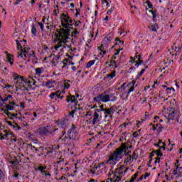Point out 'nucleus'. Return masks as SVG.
<instances>
[{"mask_svg": "<svg viewBox=\"0 0 182 182\" xmlns=\"http://www.w3.org/2000/svg\"><path fill=\"white\" fill-rule=\"evenodd\" d=\"M56 39L54 41L55 43V46H54V49L55 50H59L61 48V52H64V49H67L69 50L71 48L70 44H69V36H70V34H69V31H67L64 33L63 31H61L60 33H57L55 34Z\"/></svg>", "mask_w": 182, "mask_h": 182, "instance_id": "f257e3e1", "label": "nucleus"}, {"mask_svg": "<svg viewBox=\"0 0 182 182\" xmlns=\"http://www.w3.org/2000/svg\"><path fill=\"white\" fill-rule=\"evenodd\" d=\"M0 100L1 102H8L9 103L6 105V109H4L5 114H6L9 117L10 116H13L14 117H16L18 116L16 114H15L9 112V110H15L16 107H19V105H18L16 102H15V100H14V96L11 95H4L3 96H0Z\"/></svg>", "mask_w": 182, "mask_h": 182, "instance_id": "f03ea898", "label": "nucleus"}, {"mask_svg": "<svg viewBox=\"0 0 182 182\" xmlns=\"http://www.w3.org/2000/svg\"><path fill=\"white\" fill-rule=\"evenodd\" d=\"M16 43L18 46V58H21L27 62H33L36 60V55H35V51L32 50L29 48H23L21 46V43L16 40Z\"/></svg>", "mask_w": 182, "mask_h": 182, "instance_id": "7ed1b4c3", "label": "nucleus"}, {"mask_svg": "<svg viewBox=\"0 0 182 182\" xmlns=\"http://www.w3.org/2000/svg\"><path fill=\"white\" fill-rule=\"evenodd\" d=\"M60 19L63 28L57 29L58 33H60V32H63L64 33L68 32V34H70V30L73 29V23H75L72 18L69 16V14H62Z\"/></svg>", "mask_w": 182, "mask_h": 182, "instance_id": "20e7f679", "label": "nucleus"}, {"mask_svg": "<svg viewBox=\"0 0 182 182\" xmlns=\"http://www.w3.org/2000/svg\"><path fill=\"white\" fill-rule=\"evenodd\" d=\"M123 156H124L123 151L119 148H117L113 152H110L107 164H112L114 161H120L123 159Z\"/></svg>", "mask_w": 182, "mask_h": 182, "instance_id": "39448f33", "label": "nucleus"}, {"mask_svg": "<svg viewBox=\"0 0 182 182\" xmlns=\"http://www.w3.org/2000/svg\"><path fill=\"white\" fill-rule=\"evenodd\" d=\"M116 100H117V97L114 96L113 94L109 95L106 92L94 97V102H103V103H107V102H116Z\"/></svg>", "mask_w": 182, "mask_h": 182, "instance_id": "423d86ee", "label": "nucleus"}, {"mask_svg": "<svg viewBox=\"0 0 182 182\" xmlns=\"http://www.w3.org/2000/svg\"><path fill=\"white\" fill-rule=\"evenodd\" d=\"M58 130H59V129H55L53 126L48 125L38 128L37 132L41 136H49V134H55V132H58Z\"/></svg>", "mask_w": 182, "mask_h": 182, "instance_id": "0eeeda50", "label": "nucleus"}, {"mask_svg": "<svg viewBox=\"0 0 182 182\" xmlns=\"http://www.w3.org/2000/svg\"><path fill=\"white\" fill-rule=\"evenodd\" d=\"M105 109H106L105 107V105H100V109H96L94 114H93V119H92V124L95 125L96 124V123H99V122L100 121L99 119L100 117H102V111L105 110Z\"/></svg>", "mask_w": 182, "mask_h": 182, "instance_id": "6e6552de", "label": "nucleus"}, {"mask_svg": "<svg viewBox=\"0 0 182 182\" xmlns=\"http://www.w3.org/2000/svg\"><path fill=\"white\" fill-rule=\"evenodd\" d=\"M67 135L74 141L79 140V134L77 132H76V127H75V125H72L71 128L68 129Z\"/></svg>", "mask_w": 182, "mask_h": 182, "instance_id": "1a4fd4ad", "label": "nucleus"}, {"mask_svg": "<svg viewBox=\"0 0 182 182\" xmlns=\"http://www.w3.org/2000/svg\"><path fill=\"white\" fill-rule=\"evenodd\" d=\"M105 168V162L99 164L97 166H95L90 171V174H95V176H99L103 173V169Z\"/></svg>", "mask_w": 182, "mask_h": 182, "instance_id": "9d476101", "label": "nucleus"}, {"mask_svg": "<svg viewBox=\"0 0 182 182\" xmlns=\"http://www.w3.org/2000/svg\"><path fill=\"white\" fill-rule=\"evenodd\" d=\"M113 38H114V34L113 33H108L103 39L101 48H103V46H107V45H109V43L113 41Z\"/></svg>", "mask_w": 182, "mask_h": 182, "instance_id": "9b49d317", "label": "nucleus"}, {"mask_svg": "<svg viewBox=\"0 0 182 182\" xmlns=\"http://www.w3.org/2000/svg\"><path fill=\"white\" fill-rule=\"evenodd\" d=\"M29 83H31V81H23L17 82L16 90H28V87H29Z\"/></svg>", "mask_w": 182, "mask_h": 182, "instance_id": "f8f14e48", "label": "nucleus"}, {"mask_svg": "<svg viewBox=\"0 0 182 182\" xmlns=\"http://www.w3.org/2000/svg\"><path fill=\"white\" fill-rule=\"evenodd\" d=\"M68 124H69V119L68 118H63L58 122V127L62 129H66Z\"/></svg>", "mask_w": 182, "mask_h": 182, "instance_id": "ddd939ff", "label": "nucleus"}, {"mask_svg": "<svg viewBox=\"0 0 182 182\" xmlns=\"http://www.w3.org/2000/svg\"><path fill=\"white\" fill-rule=\"evenodd\" d=\"M105 115V119H112L113 117V108H105V109L102 110Z\"/></svg>", "mask_w": 182, "mask_h": 182, "instance_id": "4468645a", "label": "nucleus"}, {"mask_svg": "<svg viewBox=\"0 0 182 182\" xmlns=\"http://www.w3.org/2000/svg\"><path fill=\"white\" fill-rule=\"evenodd\" d=\"M12 134H13L12 132H11L10 131L4 130V133L0 134V136H1L0 140H5V139H8L9 136H11V137H14Z\"/></svg>", "mask_w": 182, "mask_h": 182, "instance_id": "2eb2a0df", "label": "nucleus"}, {"mask_svg": "<svg viewBox=\"0 0 182 182\" xmlns=\"http://www.w3.org/2000/svg\"><path fill=\"white\" fill-rule=\"evenodd\" d=\"M172 173L173 176H177V177H181L182 167L176 165V168L173 170Z\"/></svg>", "mask_w": 182, "mask_h": 182, "instance_id": "dca6fc26", "label": "nucleus"}, {"mask_svg": "<svg viewBox=\"0 0 182 182\" xmlns=\"http://www.w3.org/2000/svg\"><path fill=\"white\" fill-rule=\"evenodd\" d=\"M13 77H14V80H17V79H18L17 82L29 81V80L26 79L23 76L18 75V74H16V73H14Z\"/></svg>", "mask_w": 182, "mask_h": 182, "instance_id": "f3484780", "label": "nucleus"}, {"mask_svg": "<svg viewBox=\"0 0 182 182\" xmlns=\"http://www.w3.org/2000/svg\"><path fill=\"white\" fill-rule=\"evenodd\" d=\"M67 102L74 103V105H76V106H77V101L76 100V97H75V95H72L70 94L67 98Z\"/></svg>", "mask_w": 182, "mask_h": 182, "instance_id": "a211bd4d", "label": "nucleus"}, {"mask_svg": "<svg viewBox=\"0 0 182 182\" xmlns=\"http://www.w3.org/2000/svg\"><path fill=\"white\" fill-rule=\"evenodd\" d=\"M127 87L129 89L128 92H127V97H129V95H130V93H132V92H134V81H133V83L132 84H128L127 85Z\"/></svg>", "mask_w": 182, "mask_h": 182, "instance_id": "6ab92c4d", "label": "nucleus"}, {"mask_svg": "<svg viewBox=\"0 0 182 182\" xmlns=\"http://www.w3.org/2000/svg\"><path fill=\"white\" fill-rule=\"evenodd\" d=\"M75 141H73V139H70V137H65L63 139V143H64V144H65V146H72V144H73V142Z\"/></svg>", "mask_w": 182, "mask_h": 182, "instance_id": "aec40b11", "label": "nucleus"}, {"mask_svg": "<svg viewBox=\"0 0 182 182\" xmlns=\"http://www.w3.org/2000/svg\"><path fill=\"white\" fill-rule=\"evenodd\" d=\"M23 158L21 156H18L14 161H11V164L13 165H16V164H19V163H21V161H23Z\"/></svg>", "mask_w": 182, "mask_h": 182, "instance_id": "412c9836", "label": "nucleus"}, {"mask_svg": "<svg viewBox=\"0 0 182 182\" xmlns=\"http://www.w3.org/2000/svg\"><path fill=\"white\" fill-rule=\"evenodd\" d=\"M132 146H127L126 144H122L119 149L122 151V154H124L129 150V149H131Z\"/></svg>", "mask_w": 182, "mask_h": 182, "instance_id": "4be33fe9", "label": "nucleus"}, {"mask_svg": "<svg viewBox=\"0 0 182 182\" xmlns=\"http://www.w3.org/2000/svg\"><path fill=\"white\" fill-rule=\"evenodd\" d=\"M174 116H176V110L174 109H171L168 114V119L169 120H173V119H174Z\"/></svg>", "mask_w": 182, "mask_h": 182, "instance_id": "5701e85b", "label": "nucleus"}, {"mask_svg": "<svg viewBox=\"0 0 182 182\" xmlns=\"http://www.w3.org/2000/svg\"><path fill=\"white\" fill-rule=\"evenodd\" d=\"M136 58L138 60L135 61L134 60V62L136 63L135 66H136V68H139V66H140V65L143 63V60H141V56L140 55H136Z\"/></svg>", "mask_w": 182, "mask_h": 182, "instance_id": "b1692460", "label": "nucleus"}, {"mask_svg": "<svg viewBox=\"0 0 182 182\" xmlns=\"http://www.w3.org/2000/svg\"><path fill=\"white\" fill-rule=\"evenodd\" d=\"M27 147L28 149V150H31L32 151L35 152V153H38V151H39V149H42V147L40 148H36L35 146H32V144H28Z\"/></svg>", "mask_w": 182, "mask_h": 182, "instance_id": "393cba45", "label": "nucleus"}, {"mask_svg": "<svg viewBox=\"0 0 182 182\" xmlns=\"http://www.w3.org/2000/svg\"><path fill=\"white\" fill-rule=\"evenodd\" d=\"M6 123L7 124H9V126H11V127H13L14 130H21L22 129L21 128V127L18 126L17 124H15V125H13L11 121H7Z\"/></svg>", "mask_w": 182, "mask_h": 182, "instance_id": "a878e982", "label": "nucleus"}, {"mask_svg": "<svg viewBox=\"0 0 182 182\" xmlns=\"http://www.w3.org/2000/svg\"><path fill=\"white\" fill-rule=\"evenodd\" d=\"M44 70L43 68H37L35 69L36 75L40 76L43 73Z\"/></svg>", "mask_w": 182, "mask_h": 182, "instance_id": "bb28decb", "label": "nucleus"}, {"mask_svg": "<svg viewBox=\"0 0 182 182\" xmlns=\"http://www.w3.org/2000/svg\"><path fill=\"white\" fill-rule=\"evenodd\" d=\"M126 89H127V87H126V82H124L121 86V93L122 94V96H124V95H126Z\"/></svg>", "mask_w": 182, "mask_h": 182, "instance_id": "cd10ccee", "label": "nucleus"}, {"mask_svg": "<svg viewBox=\"0 0 182 182\" xmlns=\"http://www.w3.org/2000/svg\"><path fill=\"white\" fill-rule=\"evenodd\" d=\"M95 63H96V60H90L86 64L87 69H90L92 68V66H93V65H95Z\"/></svg>", "mask_w": 182, "mask_h": 182, "instance_id": "c85d7f7f", "label": "nucleus"}, {"mask_svg": "<svg viewBox=\"0 0 182 182\" xmlns=\"http://www.w3.org/2000/svg\"><path fill=\"white\" fill-rule=\"evenodd\" d=\"M46 87L48 89H52L55 86V81H48L46 84Z\"/></svg>", "mask_w": 182, "mask_h": 182, "instance_id": "c756f323", "label": "nucleus"}, {"mask_svg": "<svg viewBox=\"0 0 182 182\" xmlns=\"http://www.w3.org/2000/svg\"><path fill=\"white\" fill-rule=\"evenodd\" d=\"M7 62H9L11 65H14V55H13L9 54L7 55Z\"/></svg>", "mask_w": 182, "mask_h": 182, "instance_id": "7c9ffc66", "label": "nucleus"}, {"mask_svg": "<svg viewBox=\"0 0 182 182\" xmlns=\"http://www.w3.org/2000/svg\"><path fill=\"white\" fill-rule=\"evenodd\" d=\"M150 31H151L152 32H157V29H159V26H157L156 24L154 25H151L149 26Z\"/></svg>", "mask_w": 182, "mask_h": 182, "instance_id": "2f4dec72", "label": "nucleus"}, {"mask_svg": "<svg viewBox=\"0 0 182 182\" xmlns=\"http://www.w3.org/2000/svg\"><path fill=\"white\" fill-rule=\"evenodd\" d=\"M31 33L33 35V36H37L38 35V31L36 30V27L35 26V24L32 25Z\"/></svg>", "mask_w": 182, "mask_h": 182, "instance_id": "473e14b6", "label": "nucleus"}, {"mask_svg": "<svg viewBox=\"0 0 182 182\" xmlns=\"http://www.w3.org/2000/svg\"><path fill=\"white\" fill-rule=\"evenodd\" d=\"M114 76H116V71H112V73H110L107 75V78L109 79V80H112V79H113Z\"/></svg>", "mask_w": 182, "mask_h": 182, "instance_id": "72a5a7b5", "label": "nucleus"}, {"mask_svg": "<svg viewBox=\"0 0 182 182\" xmlns=\"http://www.w3.org/2000/svg\"><path fill=\"white\" fill-rule=\"evenodd\" d=\"M77 107H75V109L72 110L70 112V115L72 116V117H73V115L75 114V113H76V112H77V110H80L82 109L79 105H77Z\"/></svg>", "mask_w": 182, "mask_h": 182, "instance_id": "f704fd0d", "label": "nucleus"}, {"mask_svg": "<svg viewBox=\"0 0 182 182\" xmlns=\"http://www.w3.org/2000/svg\"><path fill=\"white\" fill-rule=\"evenodd\" d=\"M59 57H55L52 60L51 63L53 66H56V64L59 62Z\"/></svg>", "mask_w": 182, "mask_h": 182, "instance_id": "c9c22d12", "label": "nucleus"}, {"mask_svg": "<svg viewBox=\"0 0 182 182\" xmlns=\"http://www.w3.org/2000/svg\"><path fill=\"white\" fill-rule=\"evenodd\" d=\"M157 128V133L158 134H160L163 132V125L161 124H156Z\"/></svg>", "mask_w": 182, "mask_h": 182, "instance_id": "e433bc0d", "label": "nucleus"}, {"mask_svg": "<svg viewBox=\"0 0 182 182\" xmlns=\"http://www.w3.org/2000/svg\"><path fill=\"white\" fill-rule=\"evenodd\" d=\"M124 43V41H121L120 38H115V45H123Z\"/></svg>", "mask_w": 182, "mask_h": 182, "instance_id": "4c0bfd02", "label": "nucleus"}, {"mask_svg": "<svg viewBox=\"0 0 182 182\" xmlns=\"http://www.w3.org/2000/svg\"><path fill=\"white\" fill-rule=\"evenodd\" d=\"M38 170H39L41 174H43V173H45V170H46V166H40L38 167Z\"/></svg>", "mask_w": 182, "mask_h": 182, "instance_id": "58836bf2", "label": "nucleus"}, {"mask_svg": "<svg viewBox=\"0 0 182 182\" xmlns=\"http://www.w3.org/2000/svg\"><path fill=\"white\" fill-rule=\"evenodd\" d=\"M154 153H155L158 157H161V156H163V153H161V151L159 149L154 151Z\"/></svg>", "mask_w": 182, "mask_h": 182, "instance_id": "ea45409f", "label": "nucleus"}, {"mask_svg": "<svg viewBox=\"0 0 182 182\" xmlns=\"http://www.w3.org/2000/svg\"><path fill=\"white\" fill-rule=\"evenodd\" d=\"M120 53V50H117V51L114 53V55H113V56H112V60H116V59H117V55H119V53Z\"/></svg>", "mask_w": 182, "mask_h": 182, "instance_id": "a19ab883", "label": "nucleus"}, {"mask_svg": "<svg viewBox=\"0 0 182 182\" xmlns=\"http://www.w3.org/2000/svg\"><path fill=\"white\" fill-rule=\"evenodd\" d=\"M137 176H139V173L134 174L131 178L130 182H134L136 180V178H137Z\"/></svg>", "mask_w": 182, "mask_h": 182, "instance_id": "79ce46f5", "label": "nucleus"}, {"mask_svg": "<svg viewBox=\"0 0 182 182\" xmlns=\"http://www.w3.org/2000/svg\"><path fill=\"white\" fill-rule=\"evenodd\" d=\"M132 156L129 155V156H128L127 157V159L124 160V163H129V162L132 161Z\"/></svg>", "mask_w": 182, "mask_h": 182, "instance_id": "37998d69", "label": "nucleus"}, {"mask_svg": "<svg viewBox=\"0 0 182 182\" xmlns=\"http://www.w3.org/2000/svg\"><path fill=\"white\" fill-rule=\"evenodd\" d=\"M21 157H23V163H29V158H25L23 156V154H21Z\"/></svg>", "mask_w": 182, "mask_h": 182, "instance_id": "c03bdc74", "label": "nucleus"}, {"mask_svg": "<svg viewBox=\"0 0 182 182\" xmlns=\"http://www.w3.org/2000/svg\"><path fill=\"white\" fill-rule=\"evenodd\" d=\"M68 60H68L67 58H65L63 61L60 62V65H68Z\"/></svg>", "mask_w": 182, "mask_h": 182, "instance_id": "a18cd8bd", "label": "nucleus"}, {"mask_svg": "<svg viewBox=\"0 0 182 182\" xmlns=\"http://www.w3.org/2000/svg\"><path fill=\"white\" fill-rule=\"evenodd\" d=\"M43 176H44V177H50V173H49V172L48 171H45L43 173Z\"/></svg>", "mask_w": 182, "mask_h": 182, "instance_id": "49530a36", "label": "nucleus"}, {"mask_svg": "<svg viewBox=\"0 0 182 182\" xmlns=\"http://www.w3.org/2000/svg\"><path fill=\"white\" fill-rule=\"evenodd\" d=\"M133 136H134V137H140L141 134H140V132L138 131V132H134V133H133Z\"/></svg>", "mask_w": 182, "mask_h": 182, "instance_id": "de8ad7c7", "label": "nucleus"}, {"mask_svg": "<svg viewBox=\"0 0 182 182\" xmlns=\"http://www.w3.org/2000/svg\"><path fill=\"white\" fill-rule=\"evenodd\" d=\"M149 173H146V175H142L140 178H139V180H143V178H145V179H146L147 178V177H149Z\"/></svg>", "mask_w": 182, "mask_h": 182, "instance_id": "09e8293b", "label": "nucleus"}, {"mask_svg": "<svg viewBox=\"0 0 182 182\" xmlns=\"http://www.w3.org/2000/svg\"><path fill=\"white\" fill-rule=\"evenodd\" d=\"M98 48H99V49H100L101 52H102L103 55H106L107 51H106V50H105V48H103V46H102V47H98Z\"/></svg>", "mask_w": 182, "mask_h": 182, "instance_id": "8fccbe9b", "label": "nucleus"}, {"mask_svg": "<svg viewBox=\"0 0 182 182\" xmlns=\"http://www.w3.org/2000/svg\"><path fill=\"white\" fill-rule=\"evenodd\" d=\"M149 12H151V15H152V16H153V18L155 19V18L157 16L156 15V11H153V10H151V11H149Z\"/></svg>", "mask_w": 182, "mask_h": 182, "instance_id": "3c124183", "label": "nucleus"}, {"mask_svg": "<svg viewBox=\"0 0 182 182\" xmlns=\"http://www.w3.org/2000/svg\"><path fill=\"white\" fill-rule=\"evenodd\" d=\"M54 94L55 95V97H58V99L60 97V91H56Z\"/></svg>", "mask_w": 182, "mask_h": 182, "instance_id": "603ef678", "label": "nucleus"}, {"mask_svg": "<svg viewBox=\"0 0 182 182\" xmlns=\"http://www.w3.org/2000/svg\"><path fill=\"white\" fill-rule=\"evenodd\" d=\"M132 160H136L137 159V155L136 154V152H134L132 154V156H131Z\"/></svg>", "mask_w": 182, "mask_h": 182, "instance_id": "864d4df0", "label": "nucleus"}, {"mask_svg": "<svg viewBox=\"0 0 182 182\" xmlns=\"http://www.w3.org/2000/svg\"><path fill=\"white\" fill-rule=\"evenodd\" d=\"M49 97H50L51 100L55 99V97H56V95H55V92H52V93L49 95Z\"/></svg>", "mask_w": 182, "mask_h": 182, "instance_id": "5fc2aeb1", "label": "nucleus"}, {"mask_svg": "<svg viewBox=\"0 0 182 182\" xmlns=\"http://www.w3.org/2000/svg\"><path fill=\"white\" fill-rule=\"evenodd\" d=\"M159 150L161 151V150H166V144H164V145H161L159 146Z\"/></svg>", "mask_w": 182, "mask_h": 182, "instance_id": "6e6d98bb", "label": "nucleus"}, {"mask_svg": "<svg viewBox=\"0 0 182 182\" xmlns=\"http://www.w3.org/2000/svg\"><path fill=\"white\" fill-rule=\"evenodd\" d=\"M38 25L40 26L41 31H43V23H41V22H38Z\"/></svg>", "mask_w": 182, "mask_h": 182, "instance_id": "4d7b16f0", "label": "nucleus"}, {"mask_svg": "<svg viewBox=\"0 0 182 182\" xmlns=\"http://www.w3.org/2000/svg\"><path fill=\"white\" fill-rule=\"evenodd\" d=\"M102 4H106L107 6H110V4L107 1V0H102Z\"/></svg>", "mask_w": 182, "mask_h": 182, "instance_id": "13d9d810", "label": "nucleus"}, {"mask_svg": "<svg viewBox=\"0 0 182 182\" xmlns=\"http://www.w3.org/2000/svg\"><path fill=\"white\" fill-rule=\"evenodd\" d=\"M65 89H69L70 87V85L68 82H65Z\"/></svg>", "mask_w": 182, "mask_h": 182, "instance_id": "bf43d9fd", "label": "nucleus"}, {"mask_svg": "<svg viewBox=\"0 0 182 182\" xmlns=\"http://www.w3.org/2000/svg\"><path fill=\"white\" fill-rule=\"evenodd\" d=\"M79 15H80V9H76V14H75V16H79Z\"/></svg>", "mask_w": 182, "mask_h": 182, "instance_id": "052dcab7", "label": "nucleus"}, {"mask_svg": "<svg viewBox=\"0 0 182 182\" xmlns=\"http://www.w3.org/2000/svg\"><path fill=\"white\" fill-rule=\"evenodd\" d=\"M146 71V69L143 68L141 72H139V76H141V75H143V73H144V72Z\"/></svg>", "mask_w": 182, "mask_h": 182, "instance_id": "680f3d73", "label": "nucleus"}, {"mask_svg": "<svg viewBox=\"0 0 182 182\" xmlns=\"http://www.w3.org/2000/svg\"><path fill=\"white\" fill-rule=\"evenodd\" d=\"M150 126H152V130H157V127L153 124H150Z\"/></svg>", "mask_w": 182, "mask_h": 182, "instance_id": "e2e57ef3", "label": "nucleus"}, {"mask_svg": "<svg viewBox=\"0 0 182 182\" xmlns=\"http://www.w3.org/2000/svg\"><path fill=\"white\" fill-rule=\"evenodd\" d=\"M155 160V163H160V156H157Z\"/></svg>", "mask_w": 182, "mask_h": 182, "instance_id": "0e129e2a", "label": "nucleus"}, {"mask_svg": "<svg viewBox=\"0 0 182 182\" xmlns=\"http://www.w3.org/2000/svg\"><path fill=\"white\" fill-rule=\"evenodd\" d=\"M112 12H113V8H111V9L108 10L107 14L109 15V14H112Z\"/></svg>", "mask_w": 182, "mask_h": 182, "instance_id": "69168bd1", "label": "nucleus"}, {"mask_svg": "<svg viewBox=\"0 0 182 182\" xmlns=\"http://www.w3.org/2000/svg\"><path fill=\"white\" fill-rule=\"evenodd\" d=\"M2 177H4V172L0 169V179H1Z\"/></svg>", "mask_w": 182, "mask_h": 182, "instance_id": "338daca9", "label": "nucleus"}, {"mask_svg": "<svg viewBox=\"0 0 182 182\" xmlns=\"http://www.w3.org/2000/svg\"><path fill=\"white\" fill-rule=\"evenodd\" d=\"M80 23H82V22H80V21H75V26H79Z\"/></svg>", "mask_w": 182, "mask_h": 182, "instance_id": "774afa93", "label": "nucleus"}]
</instances>
